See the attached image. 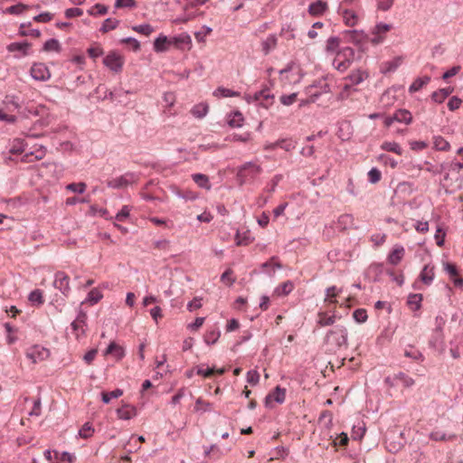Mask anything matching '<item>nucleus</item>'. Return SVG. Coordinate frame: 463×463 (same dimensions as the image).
<instances>
[{
  "mask_svg": "<svg viewBox=\"0 0 463 463\" xmlns=\"http://www.w3.org/2000/svg\"><path fill=\"white\" fill-rule=\"evenodd\" d=\"M107 354H111L116 358V360L119 361L125 356V350L121 345L112 342L109 344L105 352V355Z\"/></svg>",
  "mask_w": 463,
  "mask_h": 463,
  "instance_id": "20",
  "label": "nucleus"
},
{
  "mask_svg": "<svg viewBox=\"0 0 463 463\" xmlns=\"http://www.w3.org/2000/svg\"><path fill=\"white\" fill-rule=\"evenodd\" d=\"M402 63V57H396L392 61H385L381 66V71L383 73H388L391 71H394L397 70L399 66Z\"/></svg>",
  "mask_w": 463,
  "mask_h": 463,
  "instance_id": "22",
  "label": "nucleus"
},
{
  "mask_svg": "<svg viewBox=\"0 0 463 463\" xmlns=\"http://www.w3.org/2000/svg\"><path fill=\"white\" fill-rule=\"evenodd\" d=\"M118 24H119L118 20L108 18L104 21V23L100 28V32H102L103 33H106L111 30H114L115 28H117Z\"/></svg>",
  "mask_w": 463,
  "mask_h": 463,
  "instance_id": "43",
  "label": "nucleus"
},
{
  "mask_svg": "<svg viewBox=\"0 0 463 463\" xmlns=\"http://www.w3.org/2000/svg\"><path fill=\"white\" fill-rule=\"evenodd\" d=\"M194 182L202 188H205L207 190L211 189V184L207 175L203 174H194L192 175Z\"/></svg>",
  "mask_w": 463,
  "mask_h": 463,
  "instance_id": "31",
  "label": "nucleus"
},
{
  "mask_svg": "<svg viewBox=\"0 0 463 463\" xmlns=\"http://www.w3.org/2000/svg\"><path fill=\"white\" fill-rule=\"evenodd\" d=\"M394 118L397 122L411 124L412 122L411 113L407 109H399L394 113Z\"/></svg>",
  "mask_w": 463,
  "mask_h": 463,
  "instance_id": "27",
  "label": "nucleus"
},
{
  "mask_svg": "<svg viewBox=\"0 0 463 463\" xmlns=\"http://www.w3.org/2000/svg\"><path fill=\"white\" fill-rule=\"evenodd\" d=\"M88 13L93 16L104 15L108 13V7L101 4H96L90 10H88Z\"/></svg>",
  "mask_w": 463,
  "mask_h": 463,
  "instance_id": "48",
  "label": "nucleus"
},
{
  "mask_svg": "<svg viewBox=\"0 0 463 463\" xmlns=\"http://www.w3.org/2000/svg\"><path fill=\"white\" fill-rule=\"evenodd\" d=\"M45 156V149L43 146H39L38 148L35 149V151L33 152H31V153H26L24 156V158L23 160L24 162H33L34 160H41Z\"/></svg>",
  "mask_w": 463,
  "mask_h": 463,
  "instance_id": "26",
  "label": "nucleus"
},
{
  "mask_svg": "<svg viewBox=\"0 0 463 463\" xmlns=\"http://www.w3.org/2000/svg\"><path fill=\"white\" fill-rule=\"evenodd\" d=\"M102 298V294L98 288H93L90 291L88 294V297L86 298L87 302H90V304H96Z\"/></svg>",
  "mask_w": 463,
  "mask_h": 463,
  "instance_id": "53",
  "label": "nucleus"
},
{
  "mask_svg": "<svg viewBox=\"0 0 463 463\" xmlns=\"http://www.w3.org/2000/svg\"><path fill=\"white\" fill-rule=\"evenodd\" d=\"M124 62V57L115 52H109L103 60L104 65L114 73L122 71Z\"/></svg>",
  "mask_w": 463,
  "mask_h": 463,
  "instance_id": "6",
  "label": "nucleus"
},
{
  "mask_svg": "<svg viewBox=\"0 0 463 463\" xmlns=\"http://www.w3.org/2000/svg\"><path fill=\"white\" fill-rule=\"evenodd\" d=\"M354 223V217L351 214H342L338 218V224L343 229L345 230L348 227H351Z\"/></svg>",
  "mask_w": 463,
  "mask_h": 463,
  "instance_id": "47",
  "label": "nucleus"
},
{
  "mask_svg": "<svg viewBox=\"0 0 463 463\" xmlns=\"http://www.w3.org/2000/svg\"><path fill=\"white\" fill-rule=\"evenodd\" d=\"M130 206L128 205H124L121 210L117 213V215L115 216V219L118 222H125L126 219L129 216L130 214Z\"/></svg>",
  "mask_w": 463,
  "mask_h": 463,
  "instance_id": "56",
  "label": "nucleus"
},
{
  "mask_svg": "<svg viewBox=\"0 0 463 463\" xmlns=\"http://www.w3.org/2000/svg\"><path fill=\"white\" fill-rule=\"evenodd\" d=\"M132 30L146 36H149L154 32V28L148 24L135 25Z\"/></svg>",
  "mask_w": 463,
  "mask_h": 463,
  "instance_id": "51",
  "label": "nucleus"
},
{
  "mask_svg": "<svg viewBox=\"0 0 463 463\" xmlns=\"http://www.w3.org/2000/svg\"><path fill=\"white\" fill-rule=\"evenodd\" d=\"M455 438L454 435L452 436H447L446 433H444L441 430H433L430 434V439L435 441H447L451 440Z\"/></svg>",
  "mask_w": 463,
  "mask_h": 463,
  "instance_id": "40",
  "label": "nucleus"
},
{
  "mask_svg": "<svg viewBox=\"0 0 463 463\" xmlns=\"http://www.w3.org/2000/svg\"><path fill=\"white\" fill-rule=\"evenodd\" d=\"M50 355L47 348L40 345H34L29 348L26 352V356L32 360L33 364L46 360Z\"/></svg>",
  "mask_w": 463,
  "mask_h": 463,
  "instance_id": "10",
  "label": "nucleus"
},
{
  "mask_svg": "<svg viewBox=\"0 0 463 463\" xmlns=\"http://www.w3.org/2000/svg\"><path fill=\"white\" fill-rule=\"evenodd\" d=\"M224 373H225V369L224 368H221V369H218V370H214L213 368H207V369L198 368V370H197V374L198 375H202V376H203L205 378H210L214 373L222 375Z\"/></svg>",
  "mask_w": 463,
  "mask_h": 463,
  "instance_id": "39",
  "label": "nucleus"
},
{
  "mask_svg": "<svg viewBox=\"0 0 463 463\" xmlns=\"http://www.w3.org/2000/svg\"><path fill=\"white\" fill-rule=\"evenodd\" d=\"M53 285L56 288L61 291L64 295H67L70 291V278L67 274L62 271H59L55 274V279Z\"/></svg>",
  "mask_w": 463,
  "mask_h": 463,
  "instance_id": "13",
  "label": "nucleus"
},
{
  "mask_svg": "<svg viewBox=\"0 0 463 463\" xmlns=\"http://www.w3.org/2000/svg\"><path fill=\"white\" fill-rule=\"evenodd\" d=\"M286 398V389L277 386L271 392H269L265 399L268 405L270 402L275 401L278 403H283Z\"/></svg>",
  "mask_w": 463,
  "mask_h": 463,
  "instance_id": "16",
  "label": "nucleus"
},
{
  "mask_svg": "<svg viewBox=\"0 0 463 463\" xmlns=\"http://www.w3.org/2000/svg\"><path fill=\"white\" fill-rule=\"evenodd\" d=\"M445 270L449 275L450 279L453 281L455 287L463 285V279L458 275L457 267L452 263H446L444 265Z\"/></svg>",
  "mask_w": 463,
  "mask_h": 463,
  "instance_id": "18",
  "label": "nucleus"
},
{
  "mask_svg": "<svg viewBox=\"0 0 463 463\" xmlns=\"http://www.w3.org/2000/svg\"><path fill=\"white\" fill-rule=\"evenodd\" d=\"M353 317L354 318V320L358 323H364L367 320V313H366V310L364 309V308H359V309H356L354 314H353Z\"/></svg>",
  "mask_w": 463,
  "mask_h": 463,
  "instance_id": "57",
  "label": "nucleus"
},
{
  "mask_svg": "<svg viewBox=\"0 0 463 463\" xmlns=\"http://www.w3.org/2000/svg\"><path fill=\"white\" fill-rule=\"evenodd\" d=\"M117 415L119 419L130 420L137 415V409L135 406L123 404L117 410Z\"/></svg>",
  "mask_w": 463,
  "mask_h": 463,
  "instance_id": "19",
  "label": "nucleus"
},
{
  "mask_svg": "<svg viewBox=\"0 0 463 463\" xmlns=\"http://www.w3.org/2000/svg\"><path fill=\"white\" fill-rule=\"evenodd\" d=\"M381 148L385 151L393 152L397 155H402V150L400 145L396 142H383Z\"/></svg>",
  "mask_w": 463,
  "mask_h": 463,
  "instance_id": "42",
  "label": "nucleus"
},
{
  "mask_svg": "<svg viewBox=\"0 0 463 463\" xmlns=\"http://www.w3.org/2000/svg\"><path fill=\"white\" fill-rule=\"evenodd\" d=\"M393 380H397L398 383H401L406 388L414 384V380L404 373H399L393 375Z\"/></svg>",
  "mask_w": 463,
  "mask_h": 463,
  "instance_id": "37",
  "label": "nucleus"
},
{
  "mask_svg": "<svg viewBox=\"0 0 463 463\" xmlns=\"http://www.w3.org/2000/svg\"><path fill=\"white\" fill-rule=\"evenodd\" d=\"M86 319V314L80 312L76 317V319L71 324L72 333L78 341L85 337Z\"/></svg>",
  "mask_w": 463,
  "mask_h": 463,
  "instance_id": "9",
  "label": "nucleus"
},
{
  "mask_svg": "<svg viewBox=\"0 0 463 463\" xmlns=\"http://www.w3.org/2000/svg\"><path fill=\"white\" fill-rule=\"evenodd\" d=\"M368 77V74L362 71V70H356L350 73V75L345 78V80H349L350 83H345L343 86V90L341 91L340 95L343 99L347 98L348 91L351 89L352 85H357L361 83L364 79Z\"/></svg>",
  "mask_w": 463,
  "mask_h": 463,
  "instance_id": "7",
  "label": "nucleus"
},
{
  "mask_svg": "<svg viewBox=\"0 0 463 463\" xmlns=\"http://www.w3.org/2000/svg\"><path fill=\"white\" fill-rule=\"evenodd\" d=\"M340 293V289H337L335 286L329 287L326 291L325 303L329 307L331 305H335L337 300L335 298Z\"/></svg>",
  "mask_w": 463,
  "mask_h": 463,
  "instance_id": "25",
  "label": "nucleus"
},
{
  "mask_svg": "<svg viewBox=\"0 0 463 463\" xmlns=\"http://www.w3.org/2000/svg\"><path fill=\"white\" fill-rule=\"evenodd\" d=\"M41 411H42V409H41V400L39 398L33 400V408L29 411V415L31 417H39L40 414H41Z\"/></svg>",
  "mask_w": 463,
  "mask_h": 463,
  "instance_id": "61",
  "label": "nucleus"
},
{
  "mask_svg": "<svg viewBox=\"0 0 463 463\" xmlns=\"http://www.w3.org/2000/svg\"><path fill=\"white\" fill-rule=\"evenodd\" d=\"M433 146L439 151H449L450 149L449 143L440 136L433 137Z\"/></svg>",
  "mask_w": 463,
  "mask_h": 463,
  "instance_id": "34",
  "label": "nucleus"
},
{
  "mask_svg": "<svg viewBox=\"0 0 463 463\" xmlns=\"http://www.w3.org/2000/svg\"><path fill=\"white\" fill-rule=\"evenodd\" d=\"M430 81V76H423L420 78H417L412 84L409 88V91L411 93L419 91L420 89H422L424 86H426Z\"/></svg>",
  "mask_w": 463,
  "mask_h": 463,
  "instance_id": "28",
  "label": "nucleus"
},
{
  "mask_svg": "<svg viewBox=\"0 0 463 463\" xmlns=\"http://www.w3.org/2000/svg\"><path fill=\"white\" fill-rule=\"evenodd\" d=\"M29 301L33 304H36L37 306H41L43 304V293L40 289H34L33 290L28 298Z\"/></svg>",
  "mask_w": 463,
  "mask_h": 463,
  "instance_id": "38",
  "label": "nucleus"
},
{
  "mask_svg": "<svg viewBox=\"0 0 463 463\" xmlns=\"http://www.w3.org/2000/svg\"><path fill=\"white\" fill-rule=\"evenodd\" d=\"M170 48V41L165 35H159L154 42V50L156 52H164Z\"/></svg>",
  "mask_w": 463,
  "mask_h": 463,
  "instance_id": "21",
  "label": "nucleus"
},
{
  "mask_svg": "<svg viewBox=\"0 0 463 463\" xmlns=\"http://www.w3.org/2000/svg\"><path fill=\"white\" fill-rule=\"evenodd\" d=\"M261 173L262 167L260 165L254 162H247L238 168L237 178L240 184H243L254 180Z\"/></svg>",
  "mask_w": 463,
  "mask_h": 463,
  "instance_id": "2",
  "label": "nucleus"
},
{
  "mask_svg": "<svg viewBox=\"0 0 463 463\" xmlns=\"http://www.w3.org/2000/svg\"><path fill=\"white\" fill-rule=\"evenodd\" d=\"M213 95L218 99L226 98V97H238L240 93L237 91H233L230 89H226L224 87H218L213 93Z\"/></svg>",
  "mask_w": 463,
  "mask_h": 463,
  "instance_id": "33",
  "label": "nucleus"
},
{
  "mask_svg": "<svg viewBox=\"0 0 463 463\" xmlns=\"http://www.w3.org/2000/svg\"><path fill=\"white\" fill-rule=\"evenodd\" d=\"M386 234L384 233H374L371 236L370 241L375 245V246H381L383 245L386 241Z\"/></svg>",
  "mask_w": 463,
  "mask_h": 463,
  "instance_id": "60",
  "label": "nucleus"
},
{
  "mask_svg": "<svg viewBox=\"0 0 463 463\" xmlns=\"http://www.w3.org/2000/svg\"><path fill=\"white\" fill-rule=\"evenodd\" d=\"M250 231L243 232H238L235 236V241L237 246H246L252 242Z\"/></svg>",
  "mask_w": 463,
  "mask_h": 463,
  "instance_id": "29",
  "label": "nucleus"
},
{
  "mask_svg": "<svg viewBox=\"0 0 463 463\" xmlns=\"http://www.w3.org/2000/svg\"><path fill=\"white\" fill-rule=\"evenodd\" d=\"M405 254V250L402 245H395L393 249L390 251L387 260L390 264L396 266L401 260L403 259Z\"/></svg>",
  "mask_w": 463,
  "mask_h": 463,
  "instance_id": "15",
  "label": "nucleus"
},
{
  "mask_svg": "<svg viewBox=\"0 0 463 463\" xmlns=\"http://www.w3.org/2000/svg\"><path fill=\"white\" fill-rule=\"evenodd\" d=\"M354 52L352 48L346 47L337 52L335 60L334 66L340 71H345L350 66L354 60Z\"/></svg>",
  "mask_w": 463,
  "mask_h": 463,
  "instance_id": "4",
  "label": "nucleus"
},
{
  "mask_svg": "<svg viewBox=\"0 0 463 463\" xmlns=\"http://www.w3.org/2000/svg\"><path fill=\"white\" fill-rule=\"evenodd\" d=\"M422 301L421 294H413L411 295L408 298V305L412 310H418L420 307V303Z\"/></svg>",
  "mask_w": 463,
  "mask_h": 463,
  "instance_id": "41",
  "label": "nucleus"
},
{
  "mask_svg": "<svg viewBox=\"0 0 463 463\" xmlns=\"http://www.w3.org/2000/svg\"><path fill=\"white\" fill-rule=\"evenodd\" d=\"M293 288H294L293 283L291 281L288 280V281L282 283L279 287H278L276 291L279 295H288V293H290L293 290Z\"/></svg>",
  "mask_w": 463,
  "mask_h": 463,
  "instance_id": "55",
  "label": "nucleus"
},
{
  "mask_svg": "<svg viewBox=\"0 0 463 463\" xmlns=\"http://www.w3.org/2000/svg\"><path fill=\"white\" fill-rule=\"evenodd\" d=\"M94 433V428L90 422H86L79 430V435L82 439H89Z\"/></svg>",
  "mask_w": 463,
  "mask_h": 463,
  "instance_id": "44",
  "label": "nucleus"
},
{
  "mask_svg": "<svg viewBox=\"0 0 463 463\" xmlns=\"http://www.w3.org/2000/svg\"><path fill=\"white\" fill-rule=\"evenodd\" d=\"M339 43L340 40L337 37H330L326 41V50L327 52H335L338 48Z\"/></svg>",
  "mask_w": 463,
  "mask_h": 463,
  "instance_id": "59",
  "label": "nucleus"
},
{
  "mask_svg": "<svg viewBox=\"0 0 463 463\" xmlns=\"http://www.w3.org/2000/svg\"><path fill=\"white\" fill-rule=\"evenodd\" d=\"M29 9V6L26 5H24L22 3L12 5L5 11V13L10 14H20Z\"/></svg>",
  "mask_w": 463,
  "mask_h": 463,
  "instance_id": "50",
  "label": "nucleus"
},
{
  "mask_svg": "<svg viewBox=\"0 0 463 463\" xmlns=\"http://www.w3.org/2000/svg\"><path fill=\"white\" fill-rule=\"evenodd\" d=\"M232 270L231 269H228L226 271L222 273L221 276V280L224 284L231 286L235 281V278L232 277Z\"/></svg>",
  "mask_w": 463,
  "mask_h": 463,
  "instance_id": "58",
  "label": "nucleus"
},
{
  "mask_svg": "<svg viewBox=\"0 0 463 463\" xmlns=\"http://www.w3.org/2000/svg\"><path fill=\"white\" fill-rule=\"evenodd\" d=\"M135 181V175L131 173H127L123 175L108 180L107 185L113 189H120L127 187Z\"/></svg>",
  "mask_w": 463,
  "mask_h": 463,
  "instance_id": "11",
  "label": "nucleus"
},
{
  "mask_svg": "<svg viewBox=\"0 0 463 463\" xmlns=\"http://www.w3.org/2000/svg\"><path fill=\"white\" fill-rule=\"evenodd\" d=\"M31 76L36 80L45 81L51 78V71L48 67L42 62L33 63L31 71Z\"/></svg>",
  "mask_w": 463,
  "mask_h": 463,
  "instance_id": "12",
  "label": "nucleus"
},
{
  "mask_svg": "<svg viewBox=\"0 0 463 463\" xmlns=\"http://www.w3.org/2000/svg\"><path fill=\"white\" fill-rule=\"evenodd\" d=\"M208 109H209V107L207 104L200 103V104L194 106L191 112L195 118H202L207 114Z\"/></svg>",
  "mask_w": 463,
  "mask_h": 463,
  "instance_id": "36",
  "label": "nucleus"
},
{
  "mask_svg": "<svg viewBox=\"0 0 463 463\" xmlns=\"http://www.w3.org/2000/svg\"><path fill=\"white\" fill-rule=\"evenodd\" d=\"M261 268L263 269V270H267L269 268H272V271H274V269L275 268H281V265L280 263L278 261V259L276 257H272L269 260L264 262L262 265H261Z\"/></svg>",
  "mask_w": 463,
  "mask_h": 463,
  "instance_id": "62",
  "label": "nucleus"
},
{
  "mask_svg": "<svg viewBox=\"0 0 463 463\" xmlns=\"http://www.w3.org/2000/svg\"><path fill=\"white\" fill-rule=\"evenodd\" d=\"M245 99L248 103L256 101L260 105L268 109L273 103L274 96L270 93V90L267 88L254 93L253 95L247 94Z\"/></svg>",
  "mask_w": 463,
  "mask_h": 463,
  "instance_id": "5",
  "label": "nucleus"
},
{
  "mask_svg": "<svg viewBox=\"0 0 463 463\" xmlns=\"http://www.w3.org/2000/svg\"><path fill=\"white\" fill-rule=\"evenodd\" d=\"M434 267L430 265H425L420 271V279L424 284L430 285L434 279Z\"/></svg>",
  "mask_w": 463,
  "mask_h": 463,
  "instance_id": "23",
  "label": "nucleus"
},
{
  "mask_svg": "<svg viewBox=\"0 0 463 463\" xmlns=\"http://www.w3.org/2000/svg\"><path fill=\"white\" fill-rule=\"evenodd\" d=\"M31 47L29 43H13L7 46L9 52H21L23 55L26 56Z\"/></svg>",
  "mask_w": 463,
  "mask_h": 463,
  "instance_id": "30",
  "label": "nucleus"
},
{
  "mask_svg": "<svg viewBox=\"0 0 463 463\" xmlns=\"http://www.w3.org/2000/svg\"><path fill=\"white\" fill-rule=\"evenodd\" d=\"M327 8V4L322 0L312 3L308 6V12L312 15H320Z\"/></svg>",
  "mask_w": 463,
  "mask_h": 463,
  "instance_id": "24",
  "label": "nucleus"
},
{
  "mask_svg": "<svg viewBox=\"0 0 463 463\" xmlns=\"http://www.w3.org/2000/svg\"><path fill=\"white\" fill-rule=\"evenodd\" d=\"M123 394V391L120 390V389H116L112 392H102V401L105 402V403H109L111 399H116V398H118L120 397L121 395Z\"/></svg>",
  "mask_w": 463,
  "mask_h": 463,
  "instance_id": "52",
  "label": "nucleus"
},
{
  "mask_svg": "<svg viewBox=\"0 0 463 463\" xmlns=\"http://www.w3.org/2000/svg\"><path fill=\"white\" fill-rule=\"evenodd\" d=\"M243 120L242 114L240 111H236L232 114L228 123L232 128H239L242 126Z\"/></svg>",
  "mask_w": 463,
  "mask_h": 463,
  "instance_id": "45",
  "label": "nucleus"
},
{
  "mask_svg": "<svg viewBox=\"0 0 463 463\" xmlns=\"http://www.w3.org/2000/svg\"><path fill=\"white\" fill-rule=\"evenodd\" d=\"M441 172L444 173L442 185L447 192H455L461 188L463 184V163L452 161L441 165Z\"/></svg>",
  "mask_w": 463,
  "mask_h": 463,
  "instance_id": "1",
  "label": "nucleus"
},
{
  "mask_svg": "<svg viewBox=\"0 0 463 463\" xmlns=\"http://www.w3.org/2000/svg\"><path fill=\"white\" fill-rule=\"evenodd\" d=\"M326 343L336 347L347 345V330L345 326H336L330 330L326 336Z\"/></svg>",
  "mask_w": 463,
  "mask_h": 463,
  "instance_id": "3",
  "label": "nucleus"
},
{
  "mask_svg": "<svg viewBox=\"0 0 463 463\" xmlns=\"http://www.w3.org/2000/svg\"><path fill=\"white\" fill-rule=\"evenodd\" d=\"M86 187H87L86 184L83 182H80V183L69 184L66 186V189L71 192H73V193L83 194L86 190Z\"/></svg>",
  "mask_w": 463,
  "mask_h": 463,
  "instance_id": "54",
  "label": "nucleus"
},
{
  "mask_svg": "<svg viewBox=\"0 0 463 463\" xmlns=\"http://www.w3.org/2000/svg\"><path fill=\"white\" fill-rule=\"evenodd\" d=\"M392 27V26L391 24L383 23L376 24L372 30V37L370 38V43L373 45L382 43L384 41L387 33L391 31Z\"/></svg>",
  "mask_w": 463,
  "mask_h": 463,
  "instance_id": "8",
  "label": "nucleus"
},
{
  "mask_svg": "<svg viewBox=\"0 0 463 463\" xmlns=\"http://www.w3.org/2000/svg\"><path fill=\"white\" fill-rule=\"evenodd\" d=\"M339 14L342 16L343 22L346 26H355L360 18L357 13L352 9H340Z\"/></svg>",
  "mask_w": 463,
  "mask_h": 463,
  "instance_id": "14",
  "label": "nucleus"
},
{
  "mask_svg": "<svg viewBox=\"0 0 463 463\" xmlns=\"http://www.w3.org/2000/svg\"><path fill=\"white\" fill-rule=\"evenodd\" d=\"M317 324L320 326H331L335 323V315H332V316H328L326 312H324V311H320L318 314H317Z\"/></svg>",
  "mask_w": 463,
  "mask_h": 463,
  "instance_id": "32",
  "label": "nucleus"
},
{
  "mask_svg": "<svg viewBox=\"0 0 463 463\" xmlns=\"http://www.w3.org/2000/svg\"><path fill=\"white\" fill-rule=\"evenodd\" d=\"M212 410V403H210L209 402L202 399V398H198L195 402V405H194V411H209Z\"/></svg>",
  "mask_w": 463,
  "mask_h": 463,
  "instance_id": "46",
  "label": "nucleus"
},
{
  "mask_svg": "<svg viewBox=\"0 0 463 463\" xmlns=\"http://www.w3.org/2000/svg\"><path fill=\"white\" fill-rule=\"evenodd\" d=\"M43 50L45 52H60L61 51V44L58 40L56 39H50L45 42Z\"/></svg>",
  "mask_w": 463,
  "mask_h": 463,
  "instance_id": "49",
  "label": "nucleus"
},
{
  "mask_svg": "<svg viewBox=\"0 0 463 463\" xmlns=\"http://www.w3.org/2000/svg\"><path fill=\"white\" fill-rule=\"evenodd\" d=\"M260 381V373L255 371H249L247 373V382L252 385H256Z\"/></svg>",
  "mask_w": 463,
  "mask_h": 463,
  "instance_id": "64",
  "label": "nucleus"
},
{
  "mask_svg": "<svg viewBox=\"0 0 463 463\" xmlns=\"http://www.w3.org/2000/svg\"><path fill=\"white\" fill-rule=\"evenodd\" d=\"M296 147V142L291 138H282L281 139V147L287 152L293 150Z\"/></svg>",
  "mask_w": 463,
  "mask_h": 463,
  "instance_id": "63",
  "label": "nucleus"
},
{
  "mask_svg": "<svg viewBox=\"0 0 463 463\" xmlns=\"http://www.w3.org/2000/svg\"><path fill=\"white\" fill-rule=\"evenodd\" d=\"M347 41L355 44L362 43L367 39V35L363 31L349 30L344 33Z\"/></svg>",
  "mask_w": 463,
  "mask_h": 463,
  "instance_id": "17",
  "label": "nucleus"
},
{
  "mask_svg": "<svg viewBox=\"0 0 463 463\" xmlns=\"http://www.w3.org/2000/svg\"><path fill=\"white\" fill-rule=\"evenodd\" d=\"M277 45V37L273 34L269 35L265 41L262 43V51L265 54H268L270 51H272Z\"/></svg>",
  "mask_w": 463,
  "mask_h": 463,
  "instance_id": "35",
  "label": "nucleus"
}]
</instances>
